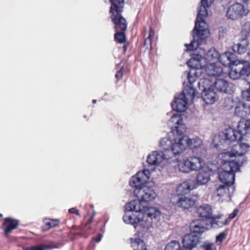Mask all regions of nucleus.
I'll list each match as a JSON object with an SVG mask.
<instances>
[{
	"label": "nucleus",
	"instance_id": "f257e3e1",
	"mask_svg": "<svg viewBox=\"0 0 250 250\" xmlns=\"http://www.w3.org/2000/svg\"><path fill=\"white\" fill-rule=\"evenodd\" d=\"M250 119H243L238 122L237 129L229 127L214 136L212 144L217 149H223L235 141L242 142L248 148L250 147ZM225 149V148H224Z\"/></svg>",
	"mask_w": 250,
	"mask_h": 250
},
{
	"label": "nucleus",
	"instance_id": "f03ea898",
	"mask_svg": "<svg viewBox=\"0 0 250 250\" xmlns=\"http://www.w3.org/2000/svg\"><path fill=\"white\" fill-rule=\"evenodd\" d=\"M149 174L148 170L139 171L135 175L131 177L129 181V185L135 188L134 194L141 203L152 201L156 196L152 188L144 185L149 180Z\"/></svg>",
	"mask_w": 250,
	"mask_h": 250
},
{
	"label": "nucleus",
	"instance_id": "7ed1b4c3",
	"mask_svg": "<svg viewBox=\"0 0 250 250\" xmlns=\"http://www.w3.org/2000/svg\"><path fill=\"white\" fill-rule=\"evenodd\" d=\"M208 16V11L207 8H203L201 6L195 22L194 28L192 31L193 40L189 44H185L188 50H193L198 47L203 41L208 37L210 32L205 20Z\"/></svg>",
	"mask_w": 250,
	"mask_h": 250
},
{
	"label": "nucleus",
	"instance_id": "20e7f679",
	"mask_svg": "<svg viewBox=\"0 0 250 250\" xmlns=\"http://www.w3.org/2000/svg\"><path fill=\"white\" fill-rule=\"evenodd\" d=\"M234 53L227 52L222 54L220 58L221 63L227 66H230L229 73V78L233 80H239L250 69V62L245 60L236 59Z\"/></svg>",
	"mask_w": 250,
	"mask_h": 250
},
{
	"label": "nucleus",
	"instance_id": "39448f33",
	"mask_svg": "<svg viewBox=\"0 0 250 250\" xmlns=\"http://www.w3.org/2000/svg\"><path fill=\"white\" fill-rule=\"evenodd\" d=\"M195 188V182L189 179L177 186L176 193L172 194L170 197V202L177 208L183 210L188 209L194 207L196 204L195 200L187 197L186 194Z\"/></svg>",
	"mask_w": 250,
	"mask_h": 250
},
{
	"label": "nucleus",
	"instance_id": "423d86ee",
	"mask_svg": "<svg viewBox=\"0 0 250 250\" xmlns=\"http://www.w3.org/2000/svg\"><path fill=\"white\" fill-rule=\"evenodd\" d=\"M118 3L117 5L114 3L112 6L110 7L109 18L114 25L115 31H126L127 22L126 19L122 15L125 4H123L121 2Z\"/></svg>",
	"mask_w": 250,
	"mask_h": 250
},
{
	"label": "nucleus",
	"instance_id": "0eeeda50",
	"mask_svg": "<svg viewBox=\"0 0 250 250\" xmlns=\"http://www.w3.org/2000/svg\"><path fill=\"white\" fill-rule=\"evenodd\" d=\"M205 39L203 41L202 43L200 44L197 48H194L192 50L198 49L201 50L202 51H198L197 54H194L192 58L189 61L190 62L192 60H196L200 61L202 59H204L206 62L207 64H214L216 63L218 61H220L221 56L218 52L214 48H211L209 49L207 52L205 49H202L200 45H202L203 42H205Z\"/></svg>",
	"mask_w": 250,
	"mask_h": 250
},
{
	"label": "nucleus",
	"instance_id": "6e6552de",
	"mask_svg": "<svg viewBox=\"0 0 250 250\" xmlns=\"http://www.w3.org/2000/svg\"><path fill=\"white\" fill-rule=\"evenodd\" d=\"M160 215V212L155 208H150L148 209L145 214L142 212L139 222L135 226V229L141 232L145 231L152 227V219L156 218Z\"/></svg>",
	"mask_w": 250,
	"mask_h": 250
},
{
	"label": "nucleus",
	"instance_id": "1a4fd4ad",
	"mask_svg": "<svg viewBox=\"0 0 250 250\" xmlns=\"http://www.w3.org/2000/svg\"><path fill=\"white\" fill-rule=\"evenodd\" d=\"M249 12L248 7L240 2H235L228 7L226 17L229 20L235 21L246 16Z\"/></svg>",
	"mask_w": 250,
	"mask_h": 250
},
{
	"label": "nucleus",
	"instance_id": "9d476101",
	"mask_svg": "<svg viewBox=\"0 0 250 250\" xmlns=\"http://www.w3.org/2000/svg\"><path fill=\"white\" fill-rule=\"evenodd\" d=\"M203 160L199 157H191L186 160L179 162V170L185 173L191 170H198L202 167Z\"/></svg>",
	"mask_w": 250,
	"mask_h": 250
},
{
	"label": "nucleus",
	"instance_id": "9b49d317",
	"mask_svg": "<svg viewBox=\"0 0 250 250\" xmlns=\"http://www.w3.org/2000/svg\"><path fill=\"white\" fill-rule=\"evenodd\" d=\"M222 165V171L219 174V179L224 184L232 185L235 181V173L237 171L226 161Z\"/></svg>",
	"mask_w": 250,
	"mask_h": 250
},
{
	"label": "nucleus",
	"instance_id": "f8f14e48",
	"mask_svg": "<svg viewBox=\"0 0 250 250\" xmlns=\"http://www.w3.org/2000/svg\"><path fill=\"white\" fill-rule=\"evenodd\" d=\"M182 243L183 250H193L201 244V238L199 235L189 233L183 237Z\"/></svg>",
	"mask_w": 250,
	"mask_h": 250
},
{
	"label": "nucleus",
	"instance_id": "ddd939ff",
	"mask_svg": "<svg viewBox=\"0 0 250 250\" xmlns=\"http://www.w3.org/2000/svg\"><path fill=\"white\" fill-rule=\"evenodd\" d=\"M178 142H174L172 144V146L170 147V151H168L171 158L173 157H176L186 148L187 146L186 143V139L184 138L183 135L178 136Z\"/></svg>",
	"mask_w": 250,
	"mask_h": 250
},
{
	"label": "nucleus",
	"instance_id": "4468645a",
	"mask_svg": "<svg viewBox=\"0 0 250 250\" xmlns=\"http://www.w3.org/2000/svg\"><path fill=\"white\" fill-rule=\"evenodd\" d=\"M169 121L175 125L172 128V132L177 136H181L184 134L185 131V125L183 124V118L181 114H173L170 118Z\"/></svg>",
	"mask_w": 250,
	"mask_h": 250
},
{
	"label": "nucleus",
	"instance_id": "2eb2a0df",
	"mask_svg": "<svg viewBox=\"0 0 250 250\" xmlns=\"http://www.w3.org/2000/svg\"><path fill=\"white\" fill-rule=\"evenodd\" d=\"M248 148L243 146V144L241 142L240 144L234 145L231 151H227L220 154L221 158L223 159H229L233 156H237L239 155L245 154L247 152Z\"/></svg>",
	"mask_w": 250,
	"mask_h": 250
},
{
	"label": "nucleus",
	"instance_id": "dca6fc26",
	"mask_svg": "<svg viewBox=\"0 0 250 250\" xmlns=\"http://www.w3.org/2000/svg\"><path fill=\"white\" fill-rule=\"evenodd\" d=\"M207 223L203 219H199L193 221L190 225V233H193L201 237L202 233L207 230L208 229L206 226Z\"/></svg>",
	"mask_w": 250,
	"mask_h": 250
},
{
	"label": "nucleus",
	"instance_id": "f3484780",
	"mask_svg": "<svg viewBox=\"0 0 250 250\" xmlns=\"http://www.w3.org/2000/svg\"><path fill=\"white\" fill-rule=\"evenodd\" d=\"M215 90L217 91L231 94L233 92L232 84L222 79H217L214 83Z\"/></svg>",
	"mask_w": 250,
	"mask_h": 250
},
{
	"label": "nucleus",
	"instance_id": "a211bd4d",
	"mask_svg": "<svg viewBox=\"0 0 250 250\" xmlns=\"http://www.w3.org/2000/svg\"><path fill=\"white\" fill-rule=\"evenodd\" d=\"M230 185L225 184H215V194L219 198V199L225 200L228 198H230L231 194L229 191V187Z\"/></svg>",
	"mask_w": 250,
	"mask_h": 250
},
{
	"label": "nucleus",
	"instance_id": "6ab92c4d",
	"mask_svg": "<svg viewBox=\"0 0 250 250\" xmlns=\"http://www.w3.org/2000/svg\"><path fill=\"white\" fill-rule=\"evenodd\" d=\"M19 225L18 220L11 217L5 218L2 225V229L4 230L5 235L8 237L9 234L14 229H17Z\"/></svg>",
	"mask_w": 250,
	"mask_h": 250
},
{
	"label": "nucleus",
	"instance_id": "aec40b11",
	"mask_svg": "<svg viewBox=\"0 0 250 250\" xmlns=\"http://www.w3.org/2000/svg\"><path fill=\"white\" fill-rule=\"evenodd\" d=\"M235 115L241 118V120L245 119L250 114V107L247 104L240 102L237 103L235 108Z\"/></svg>",
	"mask_w": 250,
	"mask_h": 250
},
{
	"label": "nucleus",
	"instance_id": "412c9836",
	"mask_svg": "<svg viewBox=\"0 0 250 250\" xmlns=\"http://www.w3.org/2000/svg\"><path fill=\"white\" fill-rule=\"evenodd\" d=\"M235 159L229 161V159L226 160L234 169L237 171L240 169V167L243 166L247 162V158L245 154L239 155L237 156H234Z\"/></svg>",
	"mask_w": 250,
	"mask_h": 250
},
{
	"label": "nucleus",
	"instance_id": "4be33fe9",
	"mask_svg": "<svg viewBox=\"0 0 250 250\" xmlns=\"http://www.w3.org/2000/svg\"><path fill=\"white\" fill-rule=\"evenodd\" d=\"M188 100L183 97L175 98L174 101L171 103V107L174 110L178 112H183L186 110Z\"/></svg>",
	"mask_w": 250,
	"mask_h": 250
},
{
	"label": "nucleus",
	"instance_id": "5701e85b",
	"mask_svg": "<svg viewBox=\"0 0 250 250\" xmlns=\"http://www.w3.org/2000/svg\"><path fill=\"white\" fill-rule=\"evenodd\" d=\"M206 73L208 76L218 77L223 72L222 68L216 63L206 64L205 68Z\"/></svg>",
	"mask_w": 250,
	"mask_h": 250
},
{
	"label": "nucleus",
	"instance_id": "b1692460",
	"mask_svg": "<svg viewBox=\"0 0 250 250\" xmlns=\"http://www.w3.org/2000/svg\"><path fill=\"white\" fill-rule=\"evenodd\" d=\"M249 45V41L248 39L242 38L239 43L233 45L232 50L238 54L243 55L247 52Z\"/></svg>",
	"mask_w": 250,
	"mask_h": 250
},
{
	"label": "nucleus",
	"instance_id": "393cba45",
	"mask_svg": "<svg viewBox=\"0 0 250 250\" xmlns=\"http://www.w3.org/2000/svg\"><path fill=\"white\" fill-rule=\"evenodd\" d=\"M197 213L199 217L209 219L213 216L212 208L208 204L200 206L197 209Z\"/></svg>",
	"mask_w": 250,
	"mask_h": 250
},
{
	"label": "nucleus",
	"instance_id": "a878e982",
	"mask_svg": "<svg viewBox=\"0 0 250 250\" xmlns=\"http://www.w3.org/2000/svg\"><path fill=\"white\" fill-rule=\"evenodd\" d=\"M141 213L142 212L132 213L131 214L126 213L123 216V219L125 223L131 224L133 225L135 228V226H137L138 222H139Z\"/></svg>",
	"mask_w": 250,
	"mask_h": 250
},
{
	"label": "nucleus",
	"instance_id": "bb28decb",
	"mask_svg": "<svg viewBox=\"0 0 250 250\" xmlns=\"http://www.w3.org/2000/svg\"><path fill=\"white\" fill-rule=\"evenodd\" d=\"M202 98L206 104H213L217 99L216 93L214 90L209 88L205 89Z\"/></svg>",
	"mask_w": 250,
	"mask_h": 250
},
{
	"label": "nucleus",
	"instance_id": "cd10ccee",
	"mask_svg": "<svg viewBox=\"0 0 250 250\" xmlns=\"http://www.w3.org/2000/svg\"><path fill=\"white\" fill-rule=\"evenodd\" d=\"M227 218H224L223 215H213L210 219L209 223L212 227L219 228L227 224Z\"/></svg>",
	"mask_w": 250,
	"mask_h": 250
},
{
	"label": "nucleus",
	"instance_id": "c85d7f7f",
	"mask_svg": "<svg viewBox=\"0 0 250 250\" xmlns=\"http://www.w3.org/2000/svg\"><path fill=\"white\" fill-rule=\"evenodd\" d=\"M210 174L209 171L204 170L198 172L196 175V182L198 185H203L210 180Z\"/></svg>",
	"mask_w": 250,
	"mask_h": 250
},
{
	"label": "nucleus",
	"instance_id": "c756f323",
	"mask_svg": "<svg viewBox=\"0 0 250 250\" xmlns=\"http://www.w3.org/2000/svg\"><path fill=\"white\" fill-rule=\"evenodd\" d=\"M95 213L94 211H93L92 214L91 215L90 217L88 219L86 223L85 224H82V228L83 231L86 232V234H90L91 233L95 231L97 228L95 226H92V222L94 217L95 216Z\"/></svg>",
	"mask_w": 250,
	"mask_h": 250
},
{
	"label": "nucleus",
	"instance_id": "7c9ffc66",
	"mask_svg": "<svg viewBox=\"0 0 250 250\" xmlns=\"http://www.w3.org/2000/svg\"><path fill=\"white\" fill-rule=\"evenodd\" d=\"M42 229L43 230H48L52 228L58 226L60 224V220L59 219L45 218L43 220Z\"/></svg>",
	"mask_w": 250,
	"mask_h": 250
},
{
	"label": "nucleus",
	"instance_id": "2f4dec72",
	"mask_svg": "<svg viewBox=\"0 0 250 250\" xmlns=\"http://www.w3.org/2000/svg\"><path fill=\"white\" fill-rule=\"evenodd\" d=\"M131 247L133 250H146V246L144 241L139 238H130Z\"/></svg>",
	"mask_w": 250,
	"mask_h": 250
},
{
	"label": "nucleus",
	"instance_id": "473e14b6",
	"mask_svg": "<svg viewBox=\"0 0 250 250\" xmlns=\"http://www.w3.org/2000/svg\"><path fill=\"white\" fill-rule=\"evenodd\" d=\"M155 35V31L153 29L152 27L150 25L149 27L148 30V35L145 39L144 42V47H145L146 49L151 51L152 50V39L154 38Z\"/></svg>",
	"mask_w": 250,
	"mask_h": 250
},
{
	"label": "nucleus",
	"instance_id": "72a5a7b5",
	"mask_svg": "<svg viewBox=\"0 0 250 250\" xmlns=\"http://www.w3.org/2000/svg\"><path fill=\"white\" fill-rule=\"evenodd\" d=\"M140 201L132 200L126 205V209L128 211H134L135 212H142L143 208L141 207Z\"/></svg>",
	"mask_w": 250,
	"mask_h": 250
},
{
	"label": "nucleus",
	"instance_id": "f704fd0d",
	"mask_svg": "<svg viewBox=\"0 0 250 250\" xmlns=\"http://www.w3.org/2000/svg\"><path fill=\"white\" fill-rule=\"evenodd\" d=\"M180 96L187 100H193L195 97V89L191 86L187 85L183 90Z\"/></svg>",
	"mask_w": 250,
	"mask_h": 250
},
{
	"label": "nucleus",
	"instance_id": "c9c22d12",
	"mask_svg": "<svg viewBox=\"0 0 250 250\" xmlns=\"http://www.w3.org/2000/svg\"><path fill=\"white\" fill-rule=\"evenodd\" d=\"M56 247V245L53 243L41 244L27 247L24 250H51Z\"/></svg>",
	"mask_w": 250,
	"mask_h": 250
},
{
	"label": "nucleus",
	"instance_id": "e433bc0d",
	"mask_svg": "<svg viewBox=\"0 0 250 250\" xmlns=\"http://www.w3.org/2000/svg\"><path fill=\"white\" fill-rule=\"evenodd\" d=\"M186 143L187 146H189L190 148H198L201 147L203 145L202 140L198 137L193 139H186Z\"/></svg>",
	"mask_w": 250,
	"mask_h": 250
},
{
	"label": "nucleus",
	"instance_id": "4c0bfd02",
	"mask_svg": "<svg viewBox=\"0 0 250 250\" xmlns=\"http://www.w3.org/2000/svg\"><path fill=\"white\" fill-rule=\"evenodd\" d=\"M172 141L167 138H163L160 142L162 150L163 152L170 151V147L172 146Z\"/></svg>",
	"mask_w": 250,
	"mask_h": 250
},
{
	"label": "nucleus",
	"instance_id": "58836bf2",
	"mask_svg": "<svg viewBox=\"0 0 250 250\" xmlns=\"http://www.w3.org/2000/svg\"><path fill=\"white\" fill-rule=\"evenodd\" d=\"M156 153L157 154V157H156L155 159H156L157 165L161 163L163 160L165 159L167 160H168L169 159H171L170 156V155L168 153V151H156Z\"/></svg>",
	"mask_w": 250,
	"mask_h": 250
},
{
	"label": "nucleus",
	"instance_id": "ea45409f",
	"mask_svg": "<svg viewBox=\"0 0 250 250\" xmlns=\"http://www.w3.org/2000/svg\"><path fill=\"white\" fill-rule=\"evenodd\" d=\"M114 37L115 41L118 43H123L126 41L125 31L122 30L116 31Z\"/></svg>",
	"mask_w": 250,
	"mask_h": 250
},
{
	"label": "nucleus",
	"instance_id": "a19ab883",
	"mask_svg": "<svg viewBox=\"0 0 250 250\" xmlns=\"http://www.w3.org/2000/svg\"><path fill=\"white\" fill-rule=\"evenodd\" d=\"M165 250H181V247L179 242L172 240L167 244Z\"/></svg>",
	"mask_w": 250,
	"mask_h": 250
},
{
	"label": "nucleus",
	"instance_id": "79ce46f5",
	"mask_svg": "<svg viewBox=\"0 0 250 250\" xmlns=\"http://www.w3.org/2000/svg\"><path fill=\"white\" fill-rule=\"evenodd\" d=\"M129 71L127 66L123 65L119 70L117 71L115 77L116 79V82L121 80L124 75H126Z\"/></svg>",
	"mask_w": 250,
	"mask_h": 250
},
{
	"label": "nucleus",
	"instance_id": "37998d69",
	"mask_svg": "<svg viewBox=\"0 0 250 250\" xmlns=\"http://www.w3.org/2000/svg\"><path fill=\"white\" fill-rule=\"evenodd\" d=\"M250 34V21L246 22L242 26L241 36L242 38H246L249 37Z\"/></svg>",
	"mask_w": 250,
	"mask_h": 250
},
{
	"label": "nucleus",
	"instance_id": "c03bdc74",
	"mask_svg": "<svg viewBox=\"0 0 250 250\" xmlns=\"http://www.w3.org/2000/svg\"><path fill=\"white\" fill-rule=\"evenodd\" d=\"M156 157H157L156 151H153L151 154H149L148 155L146 160L147 163L149 165L154 166L157 165L156 159H155Z\"/></svg>",
	"mask_w": 250,
	"mask_h": 250
},
{
	"label": "nucleus",
	"instance_id": "a18cd8bd",
	"mask_svg": "<svg viewBox=\"0 0 250 250\" xmlns=\"http://www.w3.org/2000/svg\"><path fill=\"white\" fill-rule=\"evenodd\" d=\"M227 235V233L225 231L220 232L218 235L216 236L215 242L217 245L222 244L223 241L226 239Z\"/></svg>",
	"mask_w": 250,
	"mask_h": 250
},
{
	"label": "nucleus",
	"instance_id": "49530a36",
	"mask_svg": "<svg viewBox=\"0 0 250 250\" xmlns=\"http://www.w3.org/2000/svg\"><path fill=\"white\" fill-rule=\"evenodd\" d=\"M242 97L243 99L250 102V86L247 89L242 91Z\"/></svg>",
	"mask_w": 250,
	"mask_h": 250
},
{
	"label": "nucleus",
	"instance_id": "de8ad7c7",
	"mask_svg": "<svg viewBox=\"0 0 250 250\" xmlns=\"http://www.w3.org/2000/svg\"><path fill=\"white\" fill-rule=\"evenodd\" d=\"M213 247L214 244L208 242H205L203 244L200 245V248L203 250H213Z\"/></svg>",
	"mask_w": 250,
	"mask_h": 250
},
{
	"label": "nucleus",
	"instance_id": "09e8293b",
	"mask_svg": "<svg viewBox=\"0 0 250 250\" xmlns=\"http://www.w3.org/2000/svg\"><path fill=\"white\" fill-rule=\"evenodd\" d=\"M213 1L214 0H201V6L203 8L209 7Z\"/></svg>",
	"mask_w": 250,
	"mask_h": 250
},
{
	"label": "nucleus",
	"instance_id": "8fccbe9b",
	"mask_svg": "<svg viewBox=\"0 0 250 250\" xmlns=\"http://www.w3.org/2000/svg\"><path fill=\"white\" fill-rule=\"evenodd\" d=\"M239 210L237 208H235L233 210V211L229 214V218L230 219H233L238 214Z\"/></svg>",
	"mask_w": 250,
	"mask_h": 250
},
{
	"label": "nucleus",
	"instance_id": "3c124183",
	"mask_svg": "<svg viewBox=\"0 0 250 250\" xmlns=\"http://www.w3.org/2000/svg\"><path fill=\"white\" fill-rule=\"evenodd\" d=\"M188 80L190 85L196 81V78L191 75L190 73L189 72L188 75Z\"/></svg>",
	"mask_w": 250,
	"mask_h": 250
},
{
	"label": "nucleus",
	"instance_id": "603ef678",
	"mask_svg": "<svg viewBox=\"0 0 250 250\" xmlns=\"http://www.w3.org/2000/svg\"><path fill=\"white\" fill-rule=\"evenodd\" d=\"M68 212L70 213L75 214L77 216H81V214H80V213L79 212V210L78 209H77V208H70L68 210Z\"/></svg>",
	"mask_w": 250,
	"mask_h": 250
},
{
	"label": "nucleus",
	"instance_id": "864d4df0",
	"mask_svg": "<svg viewBox=\"0 0 250 250\" xmlns=\"http://www.w3.org/2000/svg\"><path fill=\"white\" fill-rule=\"evenodd\" d=\"M246 76V80L247 81L249 86H250V69L249 71L245 74H244L243 76Z\"/></svg>",
	"mask_w": 250,
	"mask_h": 250
},
{
	"label": "nucleus",
	"instance_id": "5fc2aeb1",
	"mask_svg": "<svg viewBox=\"0 0 250 250\" xmlns=\"http://www.w3.org/2000/svg\"><path fill=\"white\" fill-rule=\"evenodd\" d=\"M110 2V6H112L113 3H115L116 4H118L119 2L122 3L123 4H125V0H109Z\"/></svg>",
	"mask_w": 250,
	"mask_h": 250
},
{
	"label": "nucleus",
	"instance_id": "6e6d98bb",
	"mask_svg": "<svg viewBox=\"0 0 250 250\" xmlns=\"http://www.w3.org/2000/svg\"><path fill=\"white\" fill-rule=\"evenodd\" d=\"M124 44L122 48V51L124 54H125L126 52L127 47H128L129 43L128 42H124Z\"/></svg>",
	"mask_w": 250,
	"mask_h": 250
},
{
	"label": "nucleus",
	"instance_id": "4d7b16f0",
	"mask_svg": "<svg viewBox=\"0 0 250 250\" xmlns=\"http://www.w3.org/2000/svg\"><path fill=\"white\" fill-rule=\"evenodd\" d=\"M227 33H228L227 28H223V29H222V30H220L219 31V36H220L222 35V36H224L223 34H227Z\"/></svg>",
	"mask_w": 250,
	"mask_h": 250
},
{
	"label": "nucleus",
	"instance_id": "13d9d810",
	"mask_svg": "<svg viewBox=\"0 0 250 250\" xmlns=\"http://www.w3.org/2000/svg\"><path fill=\"white\" fill-rule=\"evenodd\" d=\"M102 235L101 234L99 233L96 237L95 238V240L96 242H99L101 241Z\"/></svg>",
	"mask_w": 250,
	"mask_h": 250
},
{
	"label": "nucleus",
	"instance_id": "bf43d9fd",
	"mask_svg": "<svg viewBox=\"0 0 250 250\" xmlns=\"http://www.w3.org/2000/svg\"><path fill=\"white\" fill-rule=\"evenodd\" d=\"M96 100H93V101H92V103H96Z\"/></svg>",
	"mask_w": 250,
	"mask_h": 250
},
{
	"label": "nucleus",
	"instance_id": "052dcab7",
	"mask_svg": "<svg viewBox=\"0 0 250 250\" xmlns=\"http://www.w3.org/2000/svg\"><path fill=\"white\" fill-rule=\"evenodd\" d=\"M2 214L1 213H0V217H2Z\"/></svg>",
	"mask_w": 250,
	"mask_h": 250
},
{
	"label": "nucleus",
	"instance_id": "680f3d73",
	"mask_svg": "<svg viewBox=\"0 0 250 250\" xmlns=\"http://www.w3.org/2000/svg\"><path fill=\"white\" fill-rule=\"evenodd\" d=\"M146 27H145V28H144V31H146Z\"/></svg>",
	"mask_w": 250,
	"mask_h": 250
}]
</instances>
